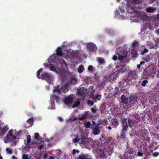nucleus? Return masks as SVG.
I'll return each mask as SVG.
<instances>
[{"instance_id":"9","label":"nucleus","mask_w":159,"mask_h":159,"mask_svg":"<svg viewBox=\"0 0 159 159\" xmlns=\"http://www.w3.org/2000/svg\"><path fill=\"white\" fill-rule=\"evenodd\" d=\"M73 142L74 143L78 142L80 143L83 145L85 144L84 139H80V137L78 135H76L75 138L73 140Z\"/></svg>"},{"instance_id":"28","label":"nucleus","mask_w":159,"mask_h":159,"mask_svg":"<svg viewBox=\"0 0 159 159\" xmlns=\"http://www.w3.org/2000/svg\"><path fill=\"white\" fill-rule=\"evenodd\" d=\"M126 151L130 154H133L134 152V149L131 148L130 146H128L127 147Z\"/></svg>"},{"instance_id":"58","label":"nucleus","mask_w":159,"mask_h":159,"mask_svg":"<svg viewBox=\"0 0 159 159\" xmlns=\"http://www.w3.org/2000/svg\"><path fill=\"white\" fill-rule=\"evenodd\" d=\"M35 143V142L34 141H32L31 143L30 144L29 147L30 148H31L32 147L31 146V145L34 144Z\"/></svg>"},{"instance_id":"24","label":"nucleus","mask_w":159,"mask_h":159,"mask_svg":"<svg viewBox=\"0 0 159 159\" xmlns=\"http://www.w3.org/2000/svg\"><path fill=\"white\" fill-rule=\"evenodd\" d=\"M69 86V84L66 83L64 86L61 88V90L64 93H66L68 91L67 87Z\"/></svg>"},{"instance_id":"15","label":"nucleus","mask_w":159,"mask_h":159,"mask_svg":"<svg viewBox=\"0 0 159 159\" xmlns=\"http://www.w3.org/2000/svg\"><path fill=\"white\" fill-rule=\"evenodd\" d=\"M118 56V59L120 61H122L124 63H126L127 61H125V60L127 58V55H124L123 56L122 55H120L119 53H117Z\"/></svg>"},{"instance_id":"51","label":"nucleus","mask_w":159,"mask_h":159,"mask_svg":"<svg viewBox=\"0 0 159 159\" xmlns=\"http://www.w3.org/2000/svg\"><path fill=\"white\" fill-rule=\"evenodd\" d=\"M88 69L89 71H91L93 69V66L92 65H89L88 68Z\"/></svg>"},{"instance_id":"32","label":"nucleus","mask_w":159,"mask_h":159,"mask_svg":"<svg viewBox=\"0 0 159 159\" xmlns=\"http://www.w3.org/2000/svg\"><path fill=\"white\" fill-rule=\"evenodd\" d=\"M27 122L30 125V126H32L33 125V123L34 122L33 119L32 117L28 119L27 120Z\"/></svg>"},{"instance_id":"10","label":"nucleus","mask_w":159,"mask_h":159,"mask_svg":"<svg viewBox=\"0 0 159 159\" xmlns=\"http://www.w3.org/2000/svg\"><path fill=\"white\" fill-rule=\"evenodd\" d=\"M147 73L149 75L154 74L156 69L154 65H151L149 66Z\"/></svg>"},{"instance_id":"34","label":"nucleus","mask_w":159,"mask_h":159,"mask_svg":"<svg viewBox=\"0 0 159 159\" xmlns=\"http://www.w3.org/2000/svg\"><path fill=\"white\" fill-rule=\"evenodd\" d=\"M98 61L99 65H102L104 62V59L102 57L99 58Z\"/></svg>"},{"instance_id":"2","label":"nucleus","mask_w":159,"mask_h":159,"mask_svg":"<svg viewBox=\"0 0 159 159\" xmlns=\"http://www.w3.org/2000/svg\"><path fill=\"white\" fill-rule=\"evenodd\" d=\"M127 121V118H125L122 120V129L121 131V134L119 136V139L120 140H123L125 138V133L128 129Z\"/></svg>"},{"instance_id":"26","label":"nucleus","mask_w":159,"mask_h":159,"mask_svg":"<svg viewBox=\"0 0 159 159\" xmlns=\"http://www.w3.org/2000/svg\"><path fill=\"white\" fill-rule=\"evenodd\" d=\"M148 45L150 46V48L151 49H157V43H156V44L154 45L151 42H148Z\"/></svg>"},{"instance_id":"38","label":"nucleus","mask_w":159,"mask_h":159,"mask_svg":"<svg viewBox=\"0 0 159 159\" xmlns=\"http://www.w3.org/2000/svg\"><path fill=\"white\" fill-rule=\"evenodd\" d=\"M148 50L147 49L145 48L143 49V51L140 52V54L143 55L145 53L148 52Z\"/></svg>"},{"instance_id":"27","label":"nucleus","mask_w":159,"mask_h":159,"mask_svg":"<svg viewBox=\"0 0 159 159\" xmlns=\"http://www.w3.org/2000/svg\"><path fill=\"white\" fill-rule=\"evenodd\" d=\"M102 95L100 94H96L94 97V99H93L95 102H96L97 100L99 101L101 98Z\"/></svg>"},{"instance_id":"7","label":"nucleus","mask_w":159,"mask_h":159,"mask_svg":"<svg viewBox=\"0 0 159 159\" xmlns=\"http://www.w3.org/2000/svg\"><path fill=\"white\" fill-rule=\"evenodd\" d=\"M50 100L51 101V104L52 106H55L54 101H56L57 103H59L60 100V98L55 95H52L50 97Z\"/></svg>"},{"instance_id":"50","label":"nucleus","mask_w":159,"mask_h":159,"mask_svg":"<svg viewBox=\"0 0 159 159\" xmlns=\"http://www.w3.org/2000/svg\"><path fill=\"white\" fill-rule=\"evenodd\" d=\"M79 151L78 150H76L75 149H73L72 151L73 154H75L76 152L79 153Z\"/></svg>"},{"instance_id":"55","label":"nucleus","mask_w":159,"mask_h":159,"mask_svg":"<svg viewBox=\"0 0 159 159\" xmlns=\"http://www.w3.org/2000/svg\"><path fill=\"white\" fill-rule=\"evenodd\" d=\"M78 119L80 120H82L84 119H85V118L83 116L82 117H79Z\"/></svg>"},{"instance_id":"54","label":"nucleus","mask_w":159,"mask_h":159,"mask_svg":"<svg viewBox=\"0 0 159 159\" xmlns=\"http://www.w3.org/2000/svg\"><path fill=\"white\" fill-rule=\"evenodd\" d=\"M13 130L12 129H11L9 131V134H7V135H12L13 134Z\"/></svg>"},{"instance_id":"49","label":"nucleus","mask_w":159,"mask_h":159,"mask_svg":"<svg viewBox=\"0 0 159 159\" xmlns=\"http://www.w3.org/2000/svg\"><path fill=\"white\" fill-rule=\"evenodd\" d=\"M34 138L35 139H38L39 138V134L38 133H35L34 134Z\"/></svg>"},{"instance_id":"23","label":"nucleus","mask_w":159,"mask_h":159,"mask_svg":"<svg viewBox=\"0 0 159 159\" xmlns=\"http://www.w3.org/2000/svg\"><path fill=\"white\" fill-rule=\"evenodd\" d=\"M62 48L61 47H59L56 50L57 54V55L62 57L63 56V53L61 50Z\"/></svg>"},{"instance_id":"33","label":"nucleus","mask_w":159,"mask_h":159,"mask_svg":"<svg viewBox=\"0 0 159 159\" xmlns=\"http://www.w3.org/2000/svg\"><path fill=\"white\" fill-rule=\"evenodd\" d=\"M37 148L38 149L40 150H41L43 148L44 146L41 143H39L37 145Z\"/></svg>"},{"instance_id":"42","label":"nucleus","mask_w":159,"mask_h":159,"mask_svg":"<svg viewBox=\"0 0 159 159\" xmlns=\"http://www.w3.org/2000/svg\"><path fill=\"white\" fill-rule=\"evenodd\" d=\"M112 138L111 137H108L105 139L106 142L107 143H110L111 140Z\"/></svg>"},{"instance_id":"41","label":"nucleus","mask_w":159,"mask_h":159,"mask_svg":"<svg viewBox=\"0 0 159 159\" xmlns=\"http://www.w3.org/2000/svg\"><path fill=\"white\" fill-rule=\"evenodd\" d=\"M86 128H89L90 125V122L89 121L85 123L84 124Z\"/></svg>"},{"instance_id":"14","label":"nucleus","mask_w":159,"mask_h":159,"mask_svg":"<svg viewBox=\"0 0 159 159\" xmlns=\"http://www.w3.org/2000/svg\"><path fill=\"white\" fill-rule=\"evenodd\" d=\"M8 129L9 128L7 125L5 126L3 128L0 126V136H2L4 134Z\"/></svg>"},{"instance_id":"39","label":"nucleus","mask_w":159,"mask_h":159,"mask_svg":"<svg viewBox=\"0 0 159 159\" xmlns=\"http://www.w3.org/2000/svg\"><path fill=\"white\" fill-rule=\"evenodd\" d=\"M26 140L27 143L29 144L31 140V137L30 135H28L27 136Z\"/></svg>"},{"instance_id":"36","label":"nucleus","mask_w":159,"mask_h":159,"mask_svg":"<svg viewBox=\"0 0 159 159\" xmlns=\"http://www.w3.org/2000/svg\"><path fill=\"white\" fill-rule=\"evenodd\" d=\"M148 81L146 80H143L142 82V85L143 87H145L146 86V84L148 83Z\"/></svg>"},{"instance_id":"5","label":"nucleus","mask_w":159,"mask_h":159,"mask_svg":"<svg viewBox=\"0 0 159 159\" xmlns=\"http://www.w3.org/2000/svg\"><path fill=\"white\" fill-rule=\"evenodd\" d=\"M136 73L135 71H130L128 75L127 76L125 80V82H127L129 81L136 79L137 78Z\"/></svg>"},{"instance_id":"18","label":"nucleus","mask_w":159,"mask_h":159,"mask_svg":"<svg viewBox=\"0 0 159 159\" xmlns=\"http://www.w3.org/2000/svg\"><path fill=\"white\" fill-rule=\"evenodd\" d=\"M129 103L131 107L134 106L135 105H137L138 103L137 98H131L130 99Z\"/></svg>"},{"instance_id":"6","label":"nucleus","mask_w":159,"mask_h":159,"mask_svg":"<svg viewBox=\"0 0 159 159\" xmlns=\"http://www.w3.org/2000/svg\"><path fill=\"white\" fill-rule=\"evenodd\" d=\"M127 5L131 9L133 8L134 5L136 4H139L141 3L142 0H127Z\"/></svg>"},{"instance_id":"61","label":"nucleus","mask_w":159,"mask_h":159,"mask_svg":"<svg viewBox=\"0 0 159 159\" xmlns=\"http://www.w3.org/2000/svg\"><path fill=\"white\" fill-rule=\"evenodd\" d=\"M130 156H129L128 157L127 156V157H124L122 159H129V158H130Z\"/></svg>"},{"instance_id":"62","label":"nucleus","mask_w":159,"mask_h":159,"mask_svg":"<svg viewBox=\"0 0 159 159\" xmlns=\"http://www.w3.org/2000/svg\"><path fill=\"white\" fill-rule=\"evenodd\" d=\"M140 65H141L140 64L137 65V68L138 69L140 68L141 67Z\"/></svg>"},{"instance_id":"53","label":"nucleus","mask_w":159,"mask_h":159,"mask_svg":"<svg viewBox=\"0 0 159 159\" xmlns=\"http://www.w3.org/2000/svg\"><path fill=\"white\" fill-rule=\"evenodd\" d=\"M100 158L102 157V159H106L107 157L104 154H102L101 156H100Z\"/></svg>"},{"instance_id":"25","label":"nucleus","mask_w":159,"mask_h":159,"mask_svg":"<svg viewBox=\"0 0 159 159\" xmlns=\"http://www.w3.org/2000/svg\"><path fill=\"white\" fill-rule=\"evenodd\" d=\"M61 90L60 85L57 86L55 89L53 90L54 93H58V94H61Z\"/></svg>"},{"instance_id":"40","label":"nucleus","mask_w":159,"mask_h":159,"mask_svg":"<svg viewBox=\"0 0 159 159\" xmlns=\"http://www.w3.org/2000/svg\"><path fill=\"white\" fill-rule=\"evenodd\" d=\"M23 159H29V157L27 154H24L22 155Z\"/></svg>"},{"instance_id":"52","label":"nucleus","mask_w":159,"mask_h":159,"mask_svg":"<svg viewBox=\"0 0 159 159\" xmlns=\"http://www.w3.org/2000/svg\"><path fill=\"white\" fill-rule=\"evenodd\" d=\"M119 90V89L117 87H116L115 89L114 93L115 94H116Z\"/></svg>"},{"instance_id":"59","label":"nucleus","mask_w":159,"mask_h":159,"mask_svg":"<svg viewBox=\"0 0 159 159\" xmlns=\"http://www.w3.org/2000/svg\"><path fill=\"white\" fill-rule=\"evenodd\" d=\"M145 62L144 61H141L140 62V65H143L145 64Z\"/></svg>"},{"instance_id":"8","label":"nucleus","mask_w":159,"mask_h":159,"mask_svg":"<svg viewBox=\"0 0 159 159\" xmlns=\"http://www.w3.org/2000/svg\"><path fill=\"white\" fill-rule=\"evenodd\" d=\"M87 47L89 51L91 52L95 51L97 50V48L95 45L92 43H88Z\"/></svg>"},{"instance_id":"44","label":"nucleus","mask_w":159,"mask_h":159,"mask_svg":"<svg viewBox=\"0 0 159 159\" xmlns=\"http://www.w3.org/2000/svg\"><path fill=\"white\" fill-rule=\"evenodd\" d=\"M50 65H51V66L50 67V70L54 71H56V68L51 64H50Z\"/></svg>"},{"instance_id":"13","label":"nucleus","mask_w":159,"mask_h":159,"mask_svg":"<svg viewBox=\"0 0 159 159\" xmlns=\"http://www.w3.org/2000/svg\"><path fill=\"white\" fill-rule=\"evenodd\" d=\"M138 122V120H135L133 119L129 118L128 120H127V125L128 126V128L129 126H131V125L135 123H136Z\"/></svg>"},{"instance_id":"19","label":"nucleus","mask_w":159,"mask_h":159,"mask_svg":"<svg viewBox=\"0 0 159 159\" xmlns=\"http://www.w3.org/2000/svg\"><path fill=\"white\" fill-rule=\"evenodd\" d=\"M77 82V81L76 78L74 77H72L69 81L66 83L69 84V85L70 84L74 85L76 84Z\"/></svg>"},{"instance_id":"21","label":"nucleus","mask_w":159,"mask_h":159,"mask_svg":"<svg viewBox=\"0 0 159 159\" xmlns=\"http://www.w3.org/2000/svg\"><path fill=\"white\" fill-rule=\"evenodd\" d=\"M156 10V8L155 7H149L146 8V11L147 12L152 13L155 11Z\"/></svg>"},{"instance_id":"48","label":"nucleus","mask_w":159,"mask_h":159,"mask_svg":"<svg viewBox=\"0 0 159 159\" xmlns=\"http://www.w3.org/2000/svg\"><path fill=\"white\" fill-rule=\"evenodd\" d=\"M6 150L10 154H12L13 153L12 151V150H10L8 148H7Z\"/></svg>"},{"instance_id":"30","label":"nucleus","mask_w":159,"mask_h":159,"mask_svg":"<svg viewBox=\"0 0 159 159\" xmlns=\"http://www.w3.org/2000/svg\"><path fill=\"white\" fill-rule=\"evenodd\" d=\"M84 66L83 65H80L78 69V72L80 73H82L84 69Z\"/></svg>"},{"instance_id":"45","label":"nucleus","mask_w":159,"mask_h":159,"mask_svg":"<svg viewBox=\"0 0 159 159\" xmlns=\"http://www.w3.org/2000/svg\"><path fill=\"white\" fill-rule=\"evenodd\" d=\"M152 156L154 157H156L159 155V152H154L152 154Z\"/></svg>"},{"instance_id":"22","label":"nucleus","mask_w":159,"mask_h":159,"mask_svg":"<svg viewBox=\"0 0 159 159\" xmlns=\"http://www.w3.org/2000/svg\"><path fill=\"white\" fill-rule=\"evenodd\" d=\"M112 125L114 126H117L119 124L118 120L115 118L112 119L111 120Z\"/></svg>"},{"instance_id":"4","label":"nucleus","mask_w":159,"mask_h":159,"mask_svg":"<svg viewBox=\"0 0 159 159\" xmlns=\"http://www.w3.org/2000/svg\"><path fill=\"white\" fill-rule=\"evenodd\" d=\"M74 96L73 95L70 94L64 98L63 101L68 107H70L74 103Z\"/></svg>"},{"instance_id":"64","label":"nucleus","mask_w":159,"mask_h":159,"mask_svg":"<svg viewBox=\"0 0 159 159\" xmlns=\"http://www.w3.org/2000/svg\"><path fill=\"white\" fill-rule=\"evenodd\" d=\"M156 33H157V34H159V29L157 30L156 31Z\"/></svg>"},{"instance_id":"37","label":"nucleus","mask_w":159,"mask_h":159,"mask_svg":"<svg viewBox=\"0 0 159 159\" xmlns=\"http://www.w3.org/2000/svg\"><path fill=\"white\" fill-rule=\"evenodd\" d=\"M89 111H86L85 112L84 114L83 115V116L85 118V119H86L88 117H89Z\"/></svg>"},{"instance_id":"43","label":"nucleus","mask_w":159,"mask_h":159,"mask_svg":"<svg viewBox=\"0 0 159 159\" xmlns=\"http://www.w3.org/2000/svg\"><path fill=\"white\" fill-rule=\"evenodd\" d=\"M94 103V102L92 100H89L87 102V104L89 105H90L91 106H92L93 105Z\"/></svg>"},{"instance_id":"63","label":"nucleus","mask_w":159,"mask_h":159,"mask_svg":"<svg viewBox=\"0 0 159 159\" xmlns=\"http://www.w3.org/2000/svg\"><path fill=\"white\" fill-rule=\"evenodd\" d=\"M59 120L60 121H63L62 118L61 117L59 118Z\"/></svg>"},{"instance_id":"31","label":"nucleus","mask_w":159,"mask_h":159,"mask_svg":"<svg viewBox=\"0 0 159 159\" xmlns=\"http://www.w3.org/2000/svg\"><path fill=\"white\" fill-rule=\"evenodd\" d=\"M95 90H93L90 93L89 98L93 99H94V97L95 95H94V93Z\"/></svg>"},{"instance_id":"20","label":"nucleus","mask_w":159,"mask_h":159,"mask_svg":"<svg viewBox=\"0 0 159 159\" xmlns=\"http://www.w3.org/2000/svg\"><path fill=\"white\" fill-rule=\"evenodd\" d=\"M77 159H92L90 157V156H89L88 155H85L83 154L82 155H79Z\"/></svg>"},{"instance_id":"56","label":"nucleus","mask_w":159,"mask_h":159,"mask_svg":"<svg viewBox=\"0 0 159 159\" xmlns=\"http://www.w3.org/2000/svg\"><path fill=\"white\" fill-rule=\"evenodd\" d=\"M118 58L117 56L116 55H114L112 59L114 61H116Z\"/></svg>"},{"instance_id":"29","label":"nucleus","mask_w":159,"mask_h":159,"mask_svg":"<svg viewBox=\"0 0 159 159\" xmlns=\"http://www.w3.org/2000/svg\"><path fill=\"white\" fill-rule=\"evenodd\" d=\"M16 139V136L13 134L10 135H7V139L10 141H13Z\"/></svg>"},{"instance_id":"47","label":"nucleus","mask_w":159,"mask_h":159,"mask_svg":"<svg viewBox=\"0 0 159 159\" xmlns=\"http://www.w3.org/2000/svg\"><path fill=\"white\" fill-rule=\"evenodd\" d=\"M133 56L134 57H137L139 55V54H138L137 53V52L136 51H134L133 52Z\"/></svg>"},{"instance_id":"35","label":"nucleus","mask_w":159,"mask_h":159,"mask_svg":"<svg viewBox=\"0 0 159 159\" xmlns=\"http://www.w3.org/2000/svg\"><path fill=\"white\" fill-rule=\"evenodd\" d=\"M80 101H77L76 102H75L73 105L72 107L75 108L77 107L80 104Z\"/></svg>"},{"instance_id":"17","label":"nucleus","mask_w":159,"mask_h":159,"mask_svg":"<svg viewBox=\"0 0 159 159\" xmlns=\"http://www.w3.org/2000/svg\"><path fill=\"white\" fill-rule=\"evenodd\" d=\"M150 155V153H143L142 151H138V156L139 157L142 156L143 157V159H146L147 158V157H148Z\"/></svg>"},{"instance_id":"3","label":"nucleus","mask_w":159,"mask_h":159,"mask_svg":"<svg viewBox=\"0 0 159 159\" xmlns=\"http://www.w3.org/2000/svg\"><path fill=\"white\" fill-rule=\"evenodd\" d=\"M52 61L56 65H58V68L60 69H63L64 68L65 66H66L67 64L63 59L54 57Z\"/></svg>"},{"instance_id":"1","label":"nucleus","mask_w":159,"mask_h":159,"mask_svg":"<svg viewBox=\"0 0 159 159\" xmlns=\"http://www.w3.org/2000/svg\"><path fill=\"white\" fill-rule=\"evenodd\" d=\"M43 70V69H40L37 72V76L38 79H42L45 80L48 82L49 84H50L52 83V77L50 76L48 73L43 72L40 76V74Z\"/></svg>"},{"instance_id":"57","label":"nucleus","mask_w":159,"mask_h":159,"mask_svg":"<svg viewBox=\"0 0 159 159\" xmlns=\"http://www.w3.org/2000/svg\"><path fill=\"white\" fill-rule=\"evenodd\" d=\"M91 111L93 113H95L96 112V111L95 110V109L93 108H91Z\"/></svg>"},{"instance_id":"60","label":"nucleus","mask_w":159,"mask_h":159,"mask_svg":"<svg viewBox=\"0 0 159 159\" xmlns=\"http://www.w3.org/2000/svg\"><path fill=\"white\" fill-rule=\"evenodd\" d=\"M12 159H18V158L14 155L12 156Z\"/></svg>"},{"instance_id":"16","label":"nucleus","mask_w":159,"mask_h":159,"mask_svg":"<svg viewBox=\"0 0 159 159\" xmlns=\"http://www.w3.org/2000/svg\"><path fill=\"white\" fill-rule=\"evenodd\" d=\"M86 93V89L84 88H80L78 90V94L80 96H83L85 95Z\"/></svg>"},{"instance_id":"46","label":"nucleus","mask_w":159,"mask_h":159,"mask_svg":"<svg viewBox=\"0 0 159 159\" xmlns=\"http://www.w3.org/2000/svg\"><path fill=\"white\" fill-rule=\"evenodd\" d=\"M138 43L137 41H134L132 43V46L135 47L138 46Z\"/></svg>"},{"instance_id":"11","label":"nucleus","mask_w":159,"mask_h":159,"mask_svg":"<svg viewBox=\"0 0 159 159\" xmlns=\"http://www.w3.org/2000/svg\"><path fill=\"white\" fill-rule=\"evenodd\" d=\"M91 129L93 130V133L94 135H98L99 134L100 130L98 129V125H96V126L92 127Z\"/></svg>"},{"instance_id":"12","label":"nucleus","mask_w":159,"mask_h":159,"mask_svg":"<svg viewBox=\"0 0 159 159\" xmlns=\"http://www.w3.org/2000/svg\"><path fill=\"white\" fill-rule=\"evenodd\" d=\"M120 101L121 102V104L127 105L129 101V99L128 98H127L125 95H123L120 99Z\"/></svg>"}]
</instances>
